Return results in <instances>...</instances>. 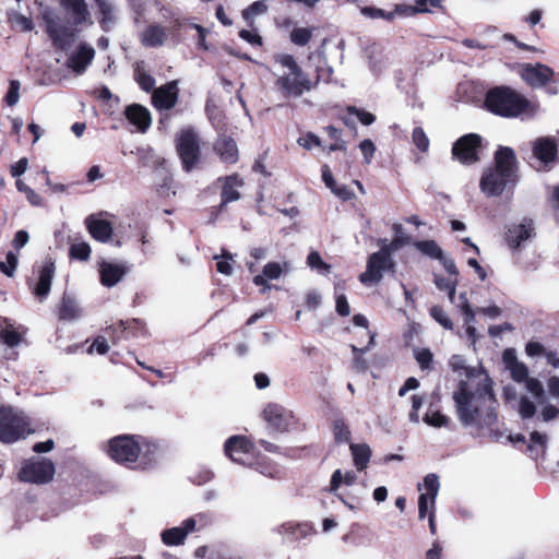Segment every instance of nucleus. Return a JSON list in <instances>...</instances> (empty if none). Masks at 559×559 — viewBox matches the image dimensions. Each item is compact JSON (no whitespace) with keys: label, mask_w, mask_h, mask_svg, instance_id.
<instances>
[{"label":"nucleus","mask_w":559,"mask_h":559,"mask_svg":"<svg viewBox=\"0 0 559 559\" xmlns=\"http://www.w3.org/2000/svg\"><path fill=\"white\" fill-rule=\"evenodd\" d=\"M393 12H395V15L412 16L416 13H424L425 8L421 7V0H419L415 1L414 5L397 4Z\"/></svg>","instance_id":"obj_54"},{"label":"nucleus","mask_w":559,"mask_h":559,"mask_svg":"<svg viewBox=\"0 0 559 559\" xmlns=\"http://www.w3.org/2000/svg\"><path fill=\"white\" fill-rule=\"evenodd\" d=\"M357 481V474L354 471L343 472L342 469H336L332 474L329 491L331 493L337 495V491L341 485L352 486Z\"/></svg>","instance_id":"obj_31"},{"label":"nucleus","mask_w":559,"mask_h":559,"mask_svg":"<svg viewBox=\"0 0 559 559\" xmlns=\"http://www.w3.org/2000/svg\"><path fill=\"white\" fill-rule=\"evenodd\" d=\"M94 57V48L90 45L81 44L78 49L69 57L67 66L75 73L81 74L86 70L88 64L93 61Z\"/></svg>","instance_id":"obj_20"},{"label":"nucleus","mask_w":559,"mask_h":559,"mask_svg":"<svg viewBox=\"0 0 559 559\" xmlns=\"http://www.w3.org/2000/svg\"><path fill=\"white\" fill-rule=\"evenodd\" d=\"M430 313H431L432 318L438 323H440L444 329L451 330L453 328L452 321L449 319L445 311L441 307H439V306L432 307Z\"/></svg>","instance_id":"obj_57"},{"label":"nucleus","mask_w":559,"mask_h":559,"mask_svg":"<svg viewBox=\"0 0 559 559\" xmlns=\"http://www.w3.org/2000/svg\"><path fill=\"white\" fill-rule=\"evenodd\" d=\"M554 75V71L551 68L536 63V64H526L521 70L522 79L530 85L539 87L545 85Z\"/></svg>","instance_id":"obj_19"},{"label":"nucleus","mask_w":559,"mask_h":559,"mask_svg":"<svg viewBox=\"0 0 559 559\" xmlns=\"http://www.w3.org/2000/svg\"><path fill=\"white\" fill-rule=\"evenodd\" d=\"M333 436L337 443H347L350 440V430L343 419H336L333 424Z\"/></svg>","instance_id":"obj_40"},{"label":"nucleus","mask_w":559,"mask_h":559,"mask_svg":"<svg viewBox=\"0 0 559 559\" xmlns=\"http://www.w3.org/2000/svg\"><path fill=\"white\" fill-rule=\"evenodd\" d=\"M224 450L231 461L242 465L257 466L260 473L269 476L273 475L269 468L261 466L255 448L246 437L233 436L228 438Z\"/></svg>","instance_id":"obj_10"},{"label":"nucleus","mask_w":559,"mask_h":559,"mask_svg":"<svg viewBox=\"0 0 559 559\" xmlns=\"http://www.w3.org/2000/svg\"><path fill=\"white\" fill-rule=\"evenodd\" d=\"M127 271L122 264L103 262L99 265L100 283L106 287H112L122 280Z\"/></svg>","instance_id":"obj_26"},{"label":"nucleus","mask_w":559,"mask_h":559,"mask_svg":"<svg viewBox=\"0 0 559 559\" xmlns=\"http://www.w3.org/2000/svg\"><path fill=\"white\" fill-rule=\"evenodd\" d=\"M435 284L438 287V289L447 292L448 296H449V300L451 302H454V294L456 290L457 278L445 280L441 276L436 275Z\"/></svg>","instance_id":"obj_41"},{"label":"nucleus","mask_w":559,"mask_h":559,"mask_svg":"<svg viewBox=\"0 0 559 559\" xmlns=\"http://www.w3.org/2000/svg\"><path fill=\"white\" fill-rule=\"evenodd\" d=\"M266 10L267 5L265 4L264 1H255L242 11V17L247 22L251 23L255 16L265 13Z\"/></svg>","instance_id":"obj_44"},{"label":"nucleus","mask_w":559,"mask_h":559,"mask_svg":"<svg viewBox=\"0 0 559 559\" xmlns=\"http://www.w3.org/2000/svg\"><path fill=\"white\" fill-rule=\"evenodd\" d=\"M124 114L130 123L135 126L140 132H145L152 123L150 111L139 104L128 106Z\"/></svg>","instance_id":"obj_23"},{"label":"nucleus","mask_w":559,"mask_h":559,"mask_svg":"<svg viewBox=\"0 0 559 559\" xmlns=\"http://www.w3.org/2000/svg\"><path fill=\"white\" fill-rule=\"evenodd\" d=\"M91 254V247L87 242H76L70 247V255L78 260H87Z\"/></svg>","instance_id":"obj_50"},{"label":"nucleus","mask_w":559,"mask_h":559,"mask_svg":"<svg viewBox=\"0 0 559 559\" xmlns=\"http://www.w3.org/2000/svg\"><path fill=\"white\" fill-rule=\"evenodd\" d=\"M80 316L81 308L78 302L69 296H63L59 307V318L64 321H72L79 319Z\"/></svg>","instance_id":"obj_33"},{"label":"nucleus","mask_w":559,"mask_h":559,"mask_svg":"<svg viewBox=\"0 0 559 559\" xmlns=\"http://www.w3.org/2000/svg\"><path fill=\"white\" fill-rule=\"evenodd\" d=\"M532 152L534 157L542 163H551L557 155V143L552 138H538L532 143Z\"/></svg>","instance_id":"obj_21"},{"label":"nucleus","mask_w":559,"mask_h":559,"mask_svg":"<svg viewBox=\"0 0 559 559\" xmlns=\"http://www.w3.org/2000/svg\"><path fill=\"white\" fill-rule=\"evenodd\" d=\"M0 337L2 342L10 347L17 346L21 343V335L12 325H8L1 330Z\"/></svg>","instance_id":"obj_49"},{"label":"nucleus","mask_w":559,"mask_h":559,"mask_svg":"<svg viewBox=\"0 0 559 559\" xmlns=\"http://www.w3.org/2000/svg\"><path fill=\"white\" fill-rule=\"evenodd\" d=\"M277 533L286 536L290 540H300L310 536L313 533V527L307 522H286L277 527Z\"/></svg>","instance_id":"obj_28"},{"label":"nucleus","mask_w":559,"mask_h":559,"mask_svg":"<svg viewBox=\"0 0 559 559\" xmlns=\"http://www.w3.org/2000/svg\"><path fill=\"white\" fill-rule=\"evenodd\" d=\"M349 448L353 455L354 465L358 471H364L367 467L371 456L370 447L366 443H352Z\"/></svg>","instance_id":"obj_32"},{"label":"nucleus","mask_w":559,"mask_h":559,"mask_svg":"<svg viewBox=\"0 0 559 559\" xmlns=\"http://www.w3.org/2000/svg\"><path fill=\"white\" fill-rule=\"evenodd\" d=\"M540 405V415L544 421L552 420L559 415V408L552 404L547 403L546 396L544 397V403Z\"/></svg>","instance_id":"obj_59"},{"label":"nucleus","mask_w":559,"mask_h":559,"mask_svg":"<svg viewBox=\"0 0 559 559\" xmlns=\"http://www.w3.org/2000/svg\"><path fill=\"white\" fill-rule=\"evenodd\" d=\"M453 401L456 415L465 428L472 429L476 436L500 437L493 428L498 421L497 401L488 374L468 373L467 380L460 381Z\"/></svg>","instance_id":"obj_1"},{"label":"nucleus","mask_w":559,"mask_h":559,"mask_svg":"<svg viewBox=\"0 0 559 559\" xmlns=\"http://www.w3.org/2000/svg\"><path fill=\"white\" fill-rule=\"evenodd\" d=\"M547 444V436L543 435L538 431H533L531 433V444L528 445V449L531 451H534L536 447H539L542 452L545 451Z\"/></svg>","instance_id":"obj_62"},{"label":"nucleus","mask_w":559,"mask_h":559,"mask_svg":"<svg viewBox=\"0 0 559 559\" xmlns=\"http://www.w3.org/2000/svg\"><path fill=\"white\" fill-rule=\"evenodd\" d=\"M98 10L102 14L99 23L104 31H109L110 27L117 22V9L111 0H95Z\"/></svg>","instance_id":"obj_29"},{"label":"nucleus","mask_w":559,"mask_h":559,"mask_svg":"<svg viewBox=\"0 0 559 559\" xmlns=\"http://www.w3.org/2000/svg\"><path fill=\"white\" fill-rule=\"evenodd\" d=\"M274 60L283 69L276 75L275 86L285 97H300L310 92L323 76L318 73L317 80L312 81L289 53H276Z\"/></svg>","instance_id":"obj_4"},{"label":"nucleus","mask_w":559,"mask_h":559,"mask_svg":"<svg viewBox=\"0 0 559 559\" xmlns=\"http://www.w3.org/2000/svg\"><path fill=\"white\" fill-rule=\"evenodd\" d=\"M435 502L436 499L433 497H428L420 495L418 499V515L419 519L423 520L428 513L435 512Z\"/></svg>","instance_id":"obj_55"},{"label":"nucleus","mask_w":559,"mask_h":559,"mask_svg":"<svg viewBox=\"0 0 559 559\" xmlns=\"http://www.w3.org/2000/svg\"><path fill=\"white\" fill-rule=\"evenodd\" d=\"M546 352V348L539 342L531 341L525 345V354L530 357L545 356Z\"/></svg>","instance_id":"obj_64"},{"label":"nucleus","mask_w":559,"mask_h":559,"mask_svg":"<svg viewBox=\"0 0 559 559\" xmlns=\"http://www.w3.org/2000/svg\"><path fill=\"white\" fill-rule=\"evenodd\" d=\"M312 37V31L307 27H297L290 32V40L298 46H306Z\"/></svg>","instance_id":"obj_43"},{"label":"nucleus","mask_w":559,"mask_h":559,"mask_svg":"<svg viewBox=\"0 0 559 559\" xmlns=\"http://www.w3.org/2000/svg\"><path fill=\"white\" fill-rule=\"evenodd\" d=\"M188 26L179 17L173 16L164 23H151L140 34L144 47H160L168 40L178 44L181 40V28Z\"/></svg>","instance_id":"obj_6"},{"label":"nucleus","mask_w":559,"mask_h":559,"mask_svg":"<svg viewBox=\"0 0 559 559\" xmlns=\"http://www.w3.org/2000/svg\"><path fill=\"white\" fill-rule=\"evenodd\" d=\"M214 258L217 260V271L224 275H231L234 271L231 264L233 257L228 252L223 251V254L221 257L215 255Z\"/></svg>","instance_id":"obj_53"},{"label":"nucleus","mask_w":559,"mask_h":559,"mask_svg":"<svg viewBox=\"0 0 559 559\" xmlns=\"http://www.w3.org/2000/svg\"><path fill=\"white\" fill-rule=\"evenodd\" d=\"M55 464L45 457H33L25 461L19 472V477L23 481L33 484H47L55 476Z\"/></svg>","instance_id":"obj_12"},{"label":"nucleus","mask_w":559,"mask_h":559,"mask_svg":"<svg viewBox=\"0 0 559 559\" xmlns=\"http://www.w3.org/2000/svg\"><path fill=\"white\" fill-rule=\"evenodd\" d=\"M412 140L418 150H420L421 152L428 151L430 142L423 128L416 127L413 130Z\"/></svg>","instance_id":"obj_52"},{"label":"nucleus","mask_w":559,"mask_h":559,"mask_svg":"<svg viewBox=\"0 0 559 559\" xmlns=\"http://www.w3.org/2000/svg\"><path fill=\"white\" fill-rule=\"evenodd\" d=\"M297 143L306 150H311L313 146H320L321 141L319 136L309 132L297 140Z\"/></svg>","instance_id":"obj_61"},{"label":"nucleus","mask_w":559,"mask_h":559,"mask_svg":"<svg viewBox=\"0 0 559 559\" xmlns=\"http://www.w3.org/2000/svg\"><path fill=\"white\" fill-rule=\"evenodd\" d=\"M289 269L288 262H283V264L278 262H269L263 267V273L260 275H255L253 277V283L257 286H263L262 292H265L266 289H270L271 286L266 284V281H273L281 277V275Z\"/></svg>","instance_id":"obj_24"},{"label":"nucleus","mask_w":559,"mask_h":559,"mask_svg":"<svg viewBox=\"0 0 559 559\" xmlns=\"http://www.w3.org/2000/svg\"><path fill=\"white\" fill-rule=\"evenodd\" d=\"M10 21L15 27L23 32H28L34 28V23L32 19L22 15L17 12H13L10 14Z\"/></svg>","instance_id":"obj_51"},{"label":"nucleus","mask_w":559,"mask_h":559,"mask_svg":"<svg viewBox=\"0 0 559 559\" xmlns=\"http://www.w3.org/2000/svg\"><path fill=\"white\" fill-rule=\"evenodd\" d=\"M262 417L271 428L281 432L289 430L296 424L295 413L278 403L266 404Z\"/></svg>","instance_id":"obj_15"},{"label":"nucleus","mask_w":559,"mask_h":559,"mask_svg":"<svg viewBox=\"0 0 559 559\" xmlns=\"http://www.w3.org/2000/svg\"><path fill=\"white\" fill-rule=\"evenodd\" d=\"M415 359L421 369H430L432 364V354L427 348H418L414 352Z\"/></svg>","instance_id":"obj_56"},{"label":"nucleus","mask_w":559,"mask_h":559,"mask_svg":"<svg viewBox=\"0 0 559 559\" xmlns=\"http://www.w3.org/2000/svg\"><path fill=\"white\" fill-rule=\"evenodd\" d=\"M393 267L394 263L391 258V252L381 246L378 252L369 257L366 271L360 274L359 281L365 285L378 284L383 277V272L392 270Z\"/></svg>","instance_id":"obj_13"},{"label":"nucleus","mask_w":559,"mask_h":559,"mask_svg":"<svg viewBox=\"0 0 559 559\" xmlns=\"http://www.w3.org/2000/svg\"><path fill=\"white\" fill-rule=\"evenodd\" d=\"M394 238L390 243L382 245L385 249H388L391 253L397 251L400 248L409 242V236L404 231V228L401 224L393 225Z\"/></svg>","instance_id":"obj_34"},{"label":"nucleus","mask_w":559,"mask_h":559,"mask_svg":"<svg viewBox=\"0 0 559 559\" xmlns=\"http://www.w3.org/2000/svg\"><path fill=\"white\" fill-rule=\"evenodd\" d=\"M178 99V85L176 81H170L156 88L152 95V102L158 110H168L173 108Z\"/></svg>","instance_id":"obj_18"},{"label":"nucleus","mask_w":559,"mask_h":559,"mask_svg":"<svg viewBox=\"0 0 559 559\" xmlns=\"http://www.w3.org/2000/svg\"><path fill=\"white\" fill-rule=\"evenodd\" d=\"M362 15L369 19H384L388 21H392L395 17V12H386L382 9H378L374 7H362L360 9Z\"/></svg>","instance_id":"obj_47"},{"label":"nucleus","mask_w":559,"mask_h":559,"mask_svg":"<svg viewBox=\"0 0 559 559\" xmlns=\"http://www.w3.org/2000/svg\"><path fill=\"white\" fill-rule=\"evenodd\" d=\"M457 308L462 310L465 316V323H475V312L472 309L466 293H461L457 298L454 297L453 302Z\"/></svg>","instance_id":"obj_39"},{"label":"nucleus","mask_w":559,"mask_h":559,"mask_svg":"<svg viewBox=\"0 0 559 559\" xmlns=\"http://www.w3.org/2000/svg\"><path fill=\"white\" fill-rule=\"evenodd\" d=\"M335 290H336V306H335L336 311L340 316L346 317L350 313V307L347 301V298L345 297V295L337 293V290H338L337 286L335 287Z\"/></svg>","instance_id":"obj_60"},{"label":"nucleus","mask_w":559,"mask_h":559,"mask_svg":"<svg viewBox=\"0 0 559 559\" xmlns=\"http://www.w3.org/2000/svg\"><path fill=\"white\" fill-rule=\"evenodd\" d=\"M85 225L91 236L100 242H107L112 236V226L109 222L99 218L97 215H90L85 218Z\"/></svg>","instance_id":"obj_22"},{"label":"nucleus","mask_w":559,"mask_h":559,"mask_svg":"<svg viewBox=\"0 0 559 559\" xmlns=\"http://www.w3.org/2000/svg\"><path fill=\"white\" fill-rule=\"evenodd\" d=\"M242 185V180L237 175L226 177L222 191V203L227 204L237 201L240 198L238 189L241 188Z\"/></svg>","instance_id":"obj_30"},{"label":"nucleus","mask_w":559,"mask_h":559,"mask_svg":"<svg viewBox=\"0 0 559 559\" xmlns=\"http://www.w3.org/2000/svg\"><path fill=\"white\" fill-rule=\"evenodd\" d=\"M143 447L150 454H154L157 450L156 444L146 442L142 437L121 435L108 441L106 453L116 463L131 464L136 462Z\"/></svg>","instance_id":"obj_5"},{"label":"nucleus","mask_w":559,"mask_h":559,"mask_svg":"<svg viewBox=\"0 0 559 559\" xmlns=\"http://www.w3.org/2000/svg\"><path fill=\"white\" fill-rule=\"evenodd\" d=\"M34 432L23 412L0 406V441L13 443Z\"/></svg>","instance_id":"obj_7"},{"label":"nucleus","mask_w":559,"mask_h":559,"mask_svg":"<svg viewBox=\"0 0 559 559\" xmlns=\"http://www.w3.org/2000/svg\"><path fill=\"white\" fill-rule=\"evenodd\" d=\"M56 266L52 260L47 259L37 269V281L32 286L33 294L41 301L50 293L51 282L55 276Z\"/></svg>","instance_id":"obj_17"},{"label":"nucleus","mask_w":559,"mask_h":559,"mask_svg":"<svg viewBox=\"0 0 559 559\" xmlns=\"http://www.w3.org/2000/svg\"><path fill=\"white\" fill-rule=\"evenodd\" d=\"M19 255L12 251H9L5 257V261L0 262V271L9 277L14 275L17 266Z\"/></svg>","instance_id":"obj_46"},{"label":"nucleus","mask_w":559,"mask_h":559,"mask_svg":"<svg viewBox=\"0 0 559 559\" xmlns=\"http://www.w3.org/2000/svg\"><path fill=\"white\" fill-rule=\"evenodd\" d=\"M519 415L523 419H531L536 414V405L526 395H522L518 407Z\"/></svg>","instance_id":"obj_42"},{"label":"nucleus","mask_w":559,"mask_h":559,"mask_svg":"<svg viewBox=\"0 0 559 559\" xmlns=\"http://www.w3.org/2000/svg\"><path fill=\"white\" fill-rule=\"evenodd\" d=\"M134 79L140 85V87L145 92H150L151 90H153L155 85L154 78L151 74L146 73L142 62H138L135 66Z\"/></svg>","instance_id":"obj_35"},{"label":"nucleus","mask_w":559,"mask_h":559,"mask_svg":"<svg viewBox=\"0 0 559 559\" xmlns=\"http://www.w3.org/2000/svg\"><path fill=\"white\" fill-rule=\"evenodd\" d=\"M21 83L19 80H11L9 82V88L4 96V102L8 106L13 107L20 100Z\"/></svg>","instance_id":"obj_45"},{"label":"nucleus","mask_w":559,"mask_h":559,"mask_svg":"<svg viewBox=\"0 0 559 559\" xmlns=\"http://www.w3.org/2000/svg\"><path fill=\"white\" fill-rule=\"evenodd\" d=\"M206 515L199 513L194 516L186 519L180 526L164 530L160 534L162 542L166 546H180L183 545L187 536L198 531V524L205 525Z\"/></svg>","instance_id":"obj_14"},{"label":"nucleus","mask_w":559,"mask_h":559,"mask_svg":"<svg viewBox=\"0 0 559 559\" xmlns=\"http://www.w3.org/2000/svg\"><path fill=\"white\" fill-rule=\"evenodd\" d=\"M307 265L321 275H328L331 272V265L322 260L318 251H311L308 254Z\"/></svg>","instance_id":"obj_36"},{"label":"nucleus","mask_w":559,"mask_h":559,"mask_svg":"<svg viewBox=\"0 0 559 559\" xmlns=\"http://www.w3.org/2000/svg\"><path fill=\"white\" fill-rule=\"evenodd\" d=\"M417 249L433 259H443L442 249L433 240H424L416 243Z\"/></svg>","instance_id":"obj_38"},{"label":"nucleus","mask_w":559,"mask_h":559,"mask_svg":"<svg viewBox=\"0 0 559 559\" xmlns=\"http://www.w3.org/2000/svg\"><path fill=\"white\" fill-rule=\"evenodd\" d=\"M108 349H109V346L107 344L106 338L103 336H98L94 340V342L90 346L88 353L92 354V353L96 352L99 355H104L108 352Z\"/></svg>","instance_id":"obj_63"},{"label":"nucleus","mask_w":559,"mask_h":559,"mask_svg":"<svg viewBox=\"0 0 559 559\" xmlns=\"http://www.w3.org/2000/svg\"><path fill=\"white\" fill-rule=\"evenodd\" d=\"M533 234V227L530 222L518 225H511L507 231V242L511 249H518L521 245L530 239Z\"/></svg>","instance_id":"obj_27"},{"label":"nucleus","mask_w":559,"mask_h":559,"mask_svg":"<svg viewBox=\"0 0 559 559\" xmlns=\"http://www.w3.org/2000/svg\"><path fill=\"white\" fill-rule=\"evenodd\" d=\"M424 396L423 395H413L412 396V409L409 412V420L414 424H418L420 421L419 418V409L424 404Z\"/></svg>","instance_id":"obj_58"},{"label":"nucleus","mask_w":559,"mask_h":559,"mask_svg":"<svg viewBox=\"0 0 559 559\" xmlns=\"http://www.w3.org/2000/svg\"><path fill=\"white\" fill-rule=\"evenodd\" d=\"M440 488L439 478L436 474H428L425 478L423 484H418V490H425L421 495L433 497L435 499L438 496Z\"/></svg>","instance_id":"obj_37"},{"label":"nucleus","mask_w":559,"mask_h":559,"mask_svg":"<svg viewBox=\"0 0 559 559\" xmlns=\"http://www.w3.org/2000/svg\"><path fill=\"white\" fill-rule=\"evenodd\" d=\"M502 360L512 379L515 382L524 383L526 391L532 394L538 404H543L545 397L543 383L536 378L528 377V368L524 362L518 360L515 350L507 348L502 354Z\"/></svg>","instance_id":"obj_9"},{"label":"nucleus","mask_w":559,"mask_h":559,"mask_svg":"<svg viewBox=\"0 0 559 559\" xmlns=\"http://www.w3.org/2000/svg\"><path fill=\"white\" fill-rule=\"evenodd\" d=\"M485 104L488 110L503 117H516L526 107L525 100L507 87H496L489 91Z\"/></svg>","instance_id":"obj_8"},{"label":"nucleus","mask_w":559,"mask_h":559,"mask_svg":"<svg viewBox=\"0 0 559 559\" xmlns=\"http://www.w3.org/2000/svg\"><path fill=\"white\" fill-rule=\"evenodd\" d=\"M176 147L182 168L191 171L200 159V144L197 133L191 128L182 129L176 140Z\"/></svg>","instance_id":"obj_11"},{"label":"nucleus","mask_w":559,"mask_h":559,"mask_svg":"<svg viewBox=\"0 0 559 559\" xmlns=\"http://www.w3.org/2000/svg\"><path fill=\"white\" fill-rule=\"evenodd\" d=\"M214 151L223 163L234 164L238 159L237 144L229 136H219L214 144Z\"/></svg>","instance_id":"obj_25"},{"label":"nucleus","mask_w":559,"mask_h":559,"mask_svg":"<svg viewBox=\"0 0 559 559\" xmlns=\"http://www.w3.org/2000/svg\"><path fill=\"white\" fill-rule=\"evenodd\" d=\"M496 167L488 169L481 177L480 189L489 197L500 195L518 180L516 157L512 148L501 146L495 154Z\"/></svg>","instance_id":"obj_3"},{"label":"nucleus","mask_w":559,"mask_h":559,"mask_svg":"<svg viewBox=\"0 0 559 559\" xmlns=\"http://www.w3.org/2000/svg\"><path fill=\"white\" fill-rule=\"evenodd\" d=\"M481 138L476 133L461 136L452 147V155L462 164H473L478 160Z\"/></svg>","instance_id":"obj_16"},{"label":"nucleus","mask_w":559,"mask_h":559,"mask_svg":"<svg viewBox=\"0 0 559 559\" xmlns=\"http://www.w3.org/2000/svg\"><path fill=\"white\" fill-rule=\"evenodd\" d=\"M424 423L428 426L440 428L448 425L449 419L447 416L442 415L440 412H427L423 418Z\"/></svg>","instance_id":"obj_48"},{"label":"nucleus","mask_w":559,"mask_h":559,"mask_svg":"<svg viewBox=\"0 0 559 559\" xmlns=\"http://www.w3.org/2000/svg\"><path fill=\"white\" fill-rule=\"evenodd\" d=\"M66 13L67 24L61 23L50 7L40 8V16L45 22L46 32L53 45L67 49L75 39L76 27L90 21V12L85 0H58Z\"/></svg>","instance_id":"obj_2"}]
</instances>
